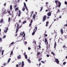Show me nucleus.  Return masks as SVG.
Returning a JSON list of instances; mask_svg holds the SVG:
<instances>
[{
  "instance_id": "obj_1",
  "label": "nucleus",
  "mask_w": 67,
  "mask_h": 67,
  "mask_svg": "<svg viewBox=\"0 0 67 67\" xmlns=\"http://www.w3.org/2000/svg\"><path fill=\"white\" fill-rule=\"evenodd\" d=\"M22 26V25H21L19 27V24H17V25L16 26V33H17L18 32V30H19V29L21 28V27Z\"/></svg>"
},
{
  "instance_id": "obj_2",
  "label": "nucleus",
  "mask_w": 67,
  "mask_h": 67,
  "mask_svg": "<svg viewBox=\"0 0 67 67\" xmlns=\"http://www.w3.org/2000/svg\"><path fill=\"white\" fill-rule=\"evenodd\" d=\"M2 11H3L2 15H4V14L7 13V12H6V9H5L4 8H3L2 9Z\"/></svg>"
},
{
  "instance_id": "obj_3",
  "label": "nucleus",
  "mask_w": 67,
  "mask_h": 67,
  "mask_svg": "<svg viewBox=\"0 0 67 67\" xmlns=\"http://www.w3.org/2000/svg\"><path fill=\"white\" fill-rule=\"evenodd\" d=\"M37 29V26H36L35 27V29L34 30V31L32 34V35H34L35 34V32H36Z\"/></svg>"
},
{
  "instance_id": "obj_4",
  "label": "nucleus",
  "mask_w": 67,
  "mask_h": 67,
  "mask_svg": "<svg viewBox=\"0 0 67 67\" xmlns=\"http://www.w3.org/2000/svg\"><path fill=\"white\" fill-rule=\"evenodd\" d=\"M46 15H44L43 17V21L44 22V21H45L46 20Z\"/></svg>"
},
{
  "instance_id": "obj_5",
  "label": "nucleus",
  "mask_w": 67,
  "mask_h": 67,
  "mask_svg": "<svg viewBox=\"0 0 67 67\" xmlns=\"http://www.w3.org/2000/svg\"><path fill=\"white\" fill-rule=\"evenodd\" d=\"M55 62L57 63V64H59V61L58 60V59H55Z\"/></svg>"
},
{
  "instance_id": "obj_6",
  "label": "nucleus",
  "mask_w": 67,
  "mask_h": 67,
  "mask_svg": "<svg viewBox=\"0 0 67 67\" xmlns=\"http://www.w3.org/2000/svg\"><path fill=\"white\" fill-rule=\"evenodd\" d=\"M52 14V13L51 12H49L48 13H47V15L48 16H50L51 15V14Z\"/></svg>"
},
{
  "instance_id": "obj_7",
  "label": "nucleus",
  "mask_w": 67,
  "mask_h": 67,
  "mask_svg": "<svg viewBox=\"0 0 67 67\" xmlns=\"http://www.w3.org/2000/svg\"><path fill=\"white\" fill-rule=\"evenodd\" d=\"M19 13L18 14V16H20V15H21V11L20 10H19Z\"/></svg>"
},
{
  "instance_id": "obj_8",
  "label": "nucleus",
  "mask_w": 67,
  "mask_h": 67,
  "mask_svg": "<svg viewBox=\"0 0 67 67\" xmlns=\"http://www.w3.org/2000/svg\"><path fill=\"white\" fill-rule=\"evenodd\" d=\"M4 22H3V19H2L1 20H0V23H2Z\"/></svg>"
},
{
  "instance_id": "obj_9",
  "label": "nucleus",
  "mask_w": 67,
  "mask_h": 67,
  "mask_svg": "<svg viewBox=\"0 0 67 67\" xmlns=\"http://www.w3.org/2000/svg\"><path fill=\"white\" fill-rule=\"evenodd\" d=\"M24 66V62L22 61L21 64V66L22 67H23Z\"/></svg>"
},
{
  "instance_id": "obj_10",
  "label": "nucleus",
  "mask_w": 67,
  "mask_h": 67,
  "mask_svg": "<svg viewBox=\"0 0 67 67\" xmlns=\"http://www.w3.org/2000/svg\"><path fill=\"white\" fill-rule=\"evenodd\" d=\"M13 44H14V42H12L11 43L10 45H9V47H11V46H12L13 45Z\"/></svg>"
},
{
  "instance_id": "obj_11",
  "label": "nucleus",
  "mask_w": 67,
  "mask_h": 67,
  "mask_svg": "<svg viewBox=\"0 0 67 67\" xmlns=\"http://www.w3.org/2000/svg\"><path fill=\"white\" fill-rule=\"evenodd\" d=\"M57 45V44H56V42H55V43H54V48L55 49L56 48V46Z\"/></svg>"
},
{
  "instance_id": "obj_12",
  "label": "nucleus",
  "mask_w": 67,
  "mask_h": 67,
  "mask_svg": "<svg viewBox=\"0 0 67 67\" xmlns=\"http://www.w3.org/2000/svg\"><path fill=\"white\" fill-rule=\"evenodd\" d=\"M54 2L55 3L56 5H57V3H58V0H54Z\"/></svg>"
},
{
  "instance_id": "obj_13",
  "label": "nucleus",
  "mask_w": 67,
  "mask_h": 67,
  "mask_svg": "<svg viewBox=\"0 0 67 67\" xmlns=\"http://www.w3.org/2000/svg\"><path fill=\"white\" fill-rule=\"evenodd\" d=\"M24 34V32H21L20 33V35H23V34Z\"/></svg>"
},
{
  "instance_id": "obj_14",
  "label": "nucleus",
  "mask_w": 67,
  "mask_h": 67,
  "mask_svg": "<svg viewBox=\"0 0 67 67\" xmlns=\"http://www.w3.org/2000/svg\"><path fill=\"white\" fill-rule=\"evenodd\" d=\"M58 3L59 4V5H58V7H60V5H61V3L60 2H58Z\"/></svg>"
},
{
  "instance_id": "obj_15",
  "label": "nucleus",
  "mask_w": 67,
  "mask_h": 67,
  "mask_svg": "<svg viewBox=\"0 0 67 67\" xmlns=\"http://www.w3.org/2000/svg\"><path fill=\"white\" fill-rule=\"evenodd\" d=\"M33 19L34 20V21H35V15L34 14L33 15Z\"/></svg>"
},
{
  "instance_id": "obj_16",
  "label": "nucleus",
  "mask_w": 67,
  "mask_h": 67,
  "mask_svg": "<svg viewBox=\"0 0 67 67\" xmlns=\"http://www.w3.org/2000/svg\"><path fill=\"white\" fill-rule=\"evenodd\" d=\"M61 33L62 34H63V28H62L60 30Z\"/></svg>"
},
{
  "instance_id": "obj_17",
  "label": "nucleus",
  "mask_w": 67,
  "mask_h": 67,
  "mask_svg": "<svg viewBox=\"0 0 67 67\" xmlns=\"http://www.w3.org/2000/svg\"><path fill=\"white\" fill-rule=\"evenodd\" d=\"M21 55H19L18 57V59H20V58H21Z\"/></svg>"
},
{
  "instance_id": "obj_18",
  "label": "nucleus",
  "mask_w": 67,
  "mask_h": 67,
  "mask_svg": "<svg viewBox=\"0 0 67 67\" xmlns=\"http://www.w3.org/2000/svg\"><path fill=\"white\" fill-rule=\"evenodd\" d=\"M62 41V40L59 39L58 40V43H62V41Z\"/></svg>"
},
{
  "instance_id": "obj_19",
  "label": "nucleus",
  "mask_w": 67,
  "mask_h": 67,
  "mask_svg": "<svg viewBox=\"0 0 67 67\" xmlns=\"http://www.w3.org/2000/svg\"><path fill=\"white\" fill-rule=\"evenodd\" d=\"M44 41H45V43H46V42H47V39H46V38H45L44 39Z\"/></svg>"
},
{
  "instance_id": "obj_20",
  "label": "nucleus",
  "mask_w": 67,
  "mask_h": 67,
  "mask_svg": "<svg viewBox=\"0 0 67 67\" xmlns=\"http://www.w3.org/2000/svg\"><path fill=\"white\" fill-rule=\"evenodd\" d=\"M65 11V9H62V10H61V12H63V13H64V11Z\"/></svg>"
},
{
  "instance_id": "obj_21",
  "label": "nucleus",
  "mask_w": 67,
  "mask_h": 67,
  "mask_svg": "<svg viewBox=\"0 0 67 67\" xmlns=\"http://www.w3.org/2000/svg\"><path fill=\"white\" fill-rule=\"evenodd\" d=\"M11 60V58H9L8 59V63H9L10 62V61Z\"/></svg>"
},
{
  "instance_id": "obj_22",
  "label": "nucleus",
  "mask_w": 67,
  "mask_h": 67,
  "mask_svg": "<svg viewBox=\"0 0 67 67\" xmlns=\"http://www.w3.org/2000/svg\"><path fill=\"white\" fill-rule=\"evenodd\" d=\"M10 9L11 10H12V5L10 6Z\"/></svg>"
},
{
  "instance_id": "obj_23",
  "label": "nucleus",
  "mask_w": 67,
  "mask_h": 67,
  "mask_svg": "<svg viewBox=\"0 0 67 67\" xmlns=\"http://www.w3.org/2000/svg\"><path fill=\"white\" fill-rule=\"evenodd\" d=\"M24 7H25V8L26 7V4L25 2L24 3Z\"/></svg>"
},
{
  "instance_id": "obj_24",
  "label": "nucleus",
  "mask_w": 67,
  "mask_h": 67,
  "mask_svg": "<svg viewBox=\"0 0 67 67\" xmlns=\"http://www.w3.org/2000/svg\"><path fill=\"white\" fill-rule=\"evenodd\" d=\"M11 21V18L9 17L8 18V22H10Z\"/></svg>"
},
{
  "instance_id": "obj_25",
  "label": "nucleus",
  "mask_w": 67,
  "mask_h": 67,
  "mask_svg": "<svg viewBox=\"0 0 67 67\" xmlns=\"http://www.w3.org/2000/svg\"><path fill=\"white\" fill-rule=\"evenodd\" d=\"M25 59H27V55H26L25 56Z\"/></svg>"
},
{
  "instance_id": "obj_26",
  "label": "nucleus",
  "mask_w": 67,
  "mask_h": 67,
  "mask_svg": "<svg viewBox=\"0 0 67 67\" xmlns=\"http://www.w3.org/2000/svg\"><path fill=\"white\" fill-rule=\"evenodd\" d=\"M43 7H41V9L40 10V12L42 11V10L43 9Z\"/></svg>"
},
{
  "instance_id": "obj_27",
  "label": "nucleus",
  "mask_w": 67,
  "mask_h": 67,
  "mask_svg": "<svg viewBox=\"0 0 67 67\" xmlns=\"http://www.w3.org/2000/svg\"><path fill=\"white\" fill-rule=\"evenodd\" d=\"M36 41H34V42H33V43H34L35 45H36Z\"/></svg>"
},
{
  "instance_id": "obj_28",
  "label": "nucleus",
  "mask_w": 67,
  "mask_h": 67,
  "mask_svg": "<svg viewBox=\"0 0 67 67\" xmlns=\"http://www.w3.org/2000/svg\"><path fill=\"white\" fill-rule=\"evenodd\" d=\"M8 13H9L10 15H11V12H10V11H8Z\"/></svg>"
},
{
  "instance_id": "obj_29",
  "label": "nucleus",
  "mask_w": 67,
  "mask_h": 67,
  "mask_svg": "<svg viewBox=\"0 0 67 67\" xmlns=\"http://www.w3.org/2000/svg\"><path fill=\"white\" fill-rule=\"evenodd\" d=\"M51 54H52V55H53L54 56H55V54L54 53V52H51Z\"/></svg>"
},
{
  "instance_id": "obj_30",
  "label": "nucleus",
  "mask_w": 67,
  "mask_h": 67,
  "mask_svg": "<svg viewBox=\"0 0 67 67\" xmlns=\"http://www.w3.org/2000/svg\"><path fill=\"white\" fill-rule=\"evenodd\" d=\"M19 67H20V65H21V62H19Z\"/></svg>"
},
{
  "instance_id": "obj_31",
  "label": "nucleus",
  "mask_w": 67,
  "mask_h": 67,
  "mask_svg": "<svg viewBox=\"0 0 67 67\" xmlns=\"http://www.w3.org/2000/svg\"><path fill=\"white\" fill-rule=\"evenodd\" d=\"M12 54H13V50L10 53V55H12Z\"/></svg>"
},
{
  "instance_id": "obj_32",
  "label": "nucleus",
  "mask_w": 67,
  "mask_h": 67,
  "mask_svg": "<svg viewBox=\"0 0 67 67\" xmlns=\"http://www.w3.org/2000/svg\"><path fill=\"white\" fill-rule=\"evenodd\" d=\"M66 46L65 45L63 46V48H66Z\"/></svg>"
},
{
  "instance_id": "obj_33",
  "label": "nucleus",
  "mask_w": 67,
  "mask_h": 67,
  "mask_svg": "<svg viewBox=\"0 0 67 67\" xmlns=\"http://www.w3.org/2000/svg\"><path fill=\"white\" fill-rule=\"evenodd\" d=\"M5 29L7 31H8V27H6L5 28Z\"/></svg>"
},
{
  "instance_id": "obj_34",
  "label": "nucleus",
  "mask_w": 67,
  "mask_h": 67,
  "mask_svg": "<svg viewBox=\"0 0 67 67\" xmlns=\"http://www.w3.org/2000/svg\"><path fill=\"white\" fill-rule=\"evenodd\" d=\"M60 12V10L59 9H58V11L57 12V13H59V12Z\"/></svg>"
},
{
  "instance_id": "obj_35",
  "label": "nucleus",
  "mask_w": 67,
  "mask_h": 67,
  "mask_svg": "<svg viewBox=\"0 0 67 67\" xmlns=\"http://www.w3.org/2000/svg\"><path fill=\"white\" fill-rule=\"evenodd\" d=\"M66 64V62H64L63 63V65H65V64Z\"/></svg>"
},
{
  "instance_id": "obj_36",
  "label": "nucleus",
  "mask_w": 67,
  "mask_h": 67,
  "mask_svg": "<svg viewBox=\"0 0 67 67\" xmlns=\"http://www.w3.org/2000/svg\"><path fill=\"white\" fill-rule=\"evenodd\" d=\"M25 23H26V21H24V22H23V24H24Z\"/></svg>"
},
{
  "instance_id": "obj_37",
  "label": "nucleus",
  "mask_w": 67,
  "mask_h": 67,
  "mask_svg": "<svg viewBox=\"0 0 67 67\" xmlns=\"http://www.w3.org/2000/svg\"><path fill=\"white\" fill-rule=\"evenodd\" d=\"M27 60L28 61V62L29 63H31V61L29 59H27Z\"/></svg>"
},
{
  "instance_id": "obj_38",
  "label": "nucleus",
  "mask_w": 67,
  "mask_h": 67,
  "mask_svg": "<svg viewBox=\"0 0 67 67\" xmlns=\"http://www.w3.org/2000/svg\"><path fill=\"white\" fill-rule=\"evenodd\" d=\"M22 10L23 11H25V8H23L22 9Z\"/></svg>"
},
{
  "instance_id": "obj_39",
  "label": "nucleus",
  "mask_w": 67,
  "mask_h": 67,
  "mask_svg": "<svg viewBox=\"0 0 67 67\" xmlns=\"http://www.w3.org/2000/svg\"><path fill=\"white\" fill-rule=\"evenodd\" d=\"M18 9H19L18 8V7H17L16 9H15V10L16 11L17 10H18Z\"/></svg>"
},
{
  "instance_id": "obj_40",
  "label": "nucleus",
  "mask_w": 67,
  "mask_h": 67,
  "mask_svg": "<svg viewBox=\"0 0 67 67\" xmlns=\"http://www.w3.org/2000/svg\"><path fill=\"white\" fill-rule=\"evenodd\" d=\"M40 54H41V53L40 52L37 53V54L38 55H40Z\"/></svg>"
},
{
  "instance_id": "obj_41",
  "label": "nucleus",
  "mask_w": 67,
  "mask_h": 67,
  "mask_svg": "<svg viewBox=\"0 0 67 67\" xmlns=\"http://www.w3.org/2000/svg\"><path fill=\"white\" fill-rule=\"evenodd\" d=\"M32 22H33V20L32 19L30 21V23L32 24Z\"/></svg>"
},
{
  "instance_id": "obj_42",
  "label": "nucleus",
  "mask_w": 67,
  "mask_h": 67,
  "mask_svg": "<svg viewBox=\"0 0 67 67\" xmlns=\"http://www.w3.org/2000/svg\"><path fill=\"white\" fill-rule=\"evenodd\" d=\"M42 60V58H40L38 60V61H39V62H40V60Z\"/></svg>"
},
{
  "instance_id": "obj_43",
  "label": "nucleus",
  "mask_w": 67,
  "mask_h": 67,
  "mask_svg": "<svg viewBox=\"0 0 67 67\" xmlns=\"http://www.w3.org/2000/svg\"><path fill=\"white\" fill-rule=\"evenodd\" d=\"M33 11H32L31 12V14H33L34 13Z\"/></svg>"
},
{
  "instance_id": "obj_44",
  "label": "nucleus",
  "mask_w": 67,
  "mask_h": 67,
  "mask_svg": "<svg viewBox=\"0 0 67 67\" xmlns=\"http://www.w3.org/2000/svg\"><path fill=\"white\" fill-rule=\"evenodd\" d=\"M29 25L30 27H31V26L32 25V24L30 23V24H29Z\"/></svg>"
},
{
  "instance_id": "obj_45",
  "label": "nucleus",
  "mask_w": 67,
  "mask_h": 67,
  "mask_svg": "<svg viewBox=\"0 0 67 67\" xmlns=\"http://www.w3.org/2000/svg\"><path fill=\"white\" fill-rule=\"evenodd\" d=\"M1 41H2V38H0V42H1Z\"/></svg>"
},
{
  "instance_id": "obj_46",
  "label": "nucleus",
  "mask_w": 67,
  "mask_h": 67,
  "mask_svg": "<svg viewBox=\"0 0 67 67\" xmlns=\"http://www.w3.org/2000/svg\"><path fill=\"white\" fill-rule=\"evenodd\" d=\"M7 32H8L7 30H5L4 31V32H5V33H7Z\"/></svg>"
},
{
  "instance_id": "obj_47",
  "label": "nucleus",
  "mask_w": 67,
  "mask_h": 67,
  "mask_svg": "<svg viewBox=\"0 0 67 67\" xmlns=\"http://www.w3.org/2000/svg\"><path fill=\"white\" fill-rule=\"evenodd\" d=\"M38 47H39L40 49H41V46L40 45H39V46H38Z\"/></svg>"
},
{
  "instance_id": "obj_48",
  "label": "nucleus",
  "mask_w": 67,
  "mask_h": 67,
  "mask_svg": "<svg viewBox=\"0 0 67 67\" xmlns=\"http://www.w3.org/2000/svg\"><path fill=\"white\" fill-rule=\"evenodd\" d=\"M65 4H67V2L66 1L65 2H64Z\"/></svg>"
},
{
  "instance_id": "obj_49",
  "label": "nucleus",
  "mask_w": 67,
  "mask_h": 67,
  "mask_svg": "<svg viewBox=\"0 0 67 67\" xmlns=\"http://www.w3.org/2000/svg\"><path fill=\"white\" fill-rule=\"evenodd\" d=\"M27 11H28V9H27V7H25Z\"/></svg>"
},
{
  "instance_id": "obj_50",
  "label": "nucleus",
  "mask_w": 67,
  "mask_h": 67,
  "mask_svg": "<svg viewBox=\"0 0 67 67\" xmlns=\"http://www.w3.org/2000/svg\"><path fill=\"white\" fill-rule=\"evenodd\" d=\"M16 6H17V5L16 4L15 5L14 7L15 8H16Z\"/></svg>"
},
{
  "instance_id": "obj_51",
  "label": "nucleus",
  "mask_w": 67,
  "mask_h": 67,
  "mask_svg": "<svg viewBox=\"0 0 67 67\" xmlns=\"http://www.w3.org/2000/svg\"><path fill=\"white\" fill-rule=\"evenodd\" d=\"M48 11H49V12H50V10H51V8L48 9Z\"/></svg>"
},
{
  "instance_id": "obj_52",
  "label": "nucleus",
  "mask_w": 67,
  "mask_h": 67,
  "mask_svg": "<svg viewBox=\"0 0 67 67\" xmlns=\"http://www.w3.org/2000/svg\"><path fill=\"white\" fill-rule=\"evenodd\" d=\"M45 36H46V37H47V35L46 34H45L44 35Z\"/></svg>"
},
{
  "instance_id": "obj_53",
  "label": "nucleus",
  "mask_w": 67,
  "mask_h": 67,
  "mask_svg": "<svg viewBox=\"0 0 67 67\" xmlns=\"http://www.w3.org/2000/svg\"><path fill=\"white\" fill-rule=\"evenodd\" d=\"M16 67H19V65L17 64L16 65Z\"/></svg>"
},
{
  "instance_id": "obj_54",
  "label": "nucleus",
  "mask_w": 67,
  "mask_h": 67,
  "mask_svg": "<svg viewBox=\"0 0 67 67\" xmlns=\"http://www.w3.org/2000/svg\"><path fill=\"white\" fill-rule=\"evenodd\" d=\"M5 37H6V36L5 35H4L3 37V38H5Z\"/></svg>"
},
{
  "instance_id": "obj_55",
  "label": "nucleus",
  "mask_w": 67,
  "mask_h": 67,
  "mask_svg": "<svg viewBox=\"0 0 67 67\" xmlns=\"http://www.w3.org/2000/svg\"><path fill=\"white\" fill-rule=\"evenodd\" d=\"M25 34L24 33V35L23 36V37H25Z\"/></svg>"
},
{
  "instance_id": "obj_56",
  "label": "nucleus",
  "mask_w": 67,
  "mask_h": 67,
  "mask_svg": "<svg viewBox=\"0 0 67 67\" xmlns=\"http://www.w3.org/2000/svg\"><path fill=\"white\" fill-rule=\"evenodd\" d=\"M4 7H5V5H6V3L4 4Z\"/></svg>"
},
{
  "instance_id": "obj_57",
  "label": "nucleus",
  "mask_w": 67,
  "mask_h": 67,
  "mask_svg": "<svg viewBox=\"0 0 67 67\" xmlns=\"http://www.w3.org/2000/svg\"><path fill=\"white\" fill-rule=\"evenodd\" d=\"M41 62V63H43V64H44V61H42Z\"/></svg>"
},
{
  "instance_id": "obj_58",
  "label": "nucleus",
  "mask_w": 67,
  "mask_h": 67,
  "mask_svg": "<svg viewBox=\"0 0 67 67\" xmlns=\"http://www.w3.org/2000/svg\"><path fill=\"white\" fill-rule=\"evenodd\" d=\"M47 57H49V55H48V54H47Z\"/></svg>"
},
{
  "instance_id": "obj_59",
  "label": "nucleus",
  "mask_w": 67,
  "mask_h": 67,
  "mask_svg": "<svg viewBox=\"0 0 67 67\" xmlns=\"http://www.w3.org/2000/svg\"><path fill=\"white\" fill-rule=\"evenodd\" d=\"M14 16V15H13V14H12V17H13Z\"/></svg>"
},
{
  "instance_id": "obj_60",
  "label": "nucleus",
  "mask_w": 67,
  "mask_h": 67,
  "mask_svg": "<svg viewBox=\"0 0 67 67\" xmlns=\"http://www.w3.org/2000/svg\"><path fill=\"white\" fill-rule=\"evenodd\" d=\"M39 45L40 46L41 45V42H40L39 43Z\"/></svg>"
},
{
  "instance_id": "obj_61",
  "label": "nucleus",
  "mask_w": 67,
  "mask_h": 67,
  "mask_svg": "<svg viewBox=\"0 0 67 67\" xmlns=\"http://www.w3.org/2000/svg\"><path fill=\"white\" fill-rule=\"evenodd\" d=\"M2 47H1L0 48V49L1 50V51L2 49Z\"/></svg>"
},
{
  "instance_id": "obj_62",
  "label": "nucleus",
  "mask_w": 67,
  "mask_h": 67,
  "mask_svg": "<svg viewBox=\"0 0 67 67\" xmlns=\"http://www.w3.org/2000/svg\"><path fill=\"white\" fill-rule=\"evenodd\" d=\"M26 55V53L25 52V53L24 54V56H25V55Z\"/></svg>"
},
{
  "instance_id": "obj_63",
  "label": "nucleus",
  "mask_w": 67,
  "mask_h": 67,
  "mask_svg": "<svg viewBox=\"0 0 67 67\" xmlns=\"http://www.w3.org/2000/svg\"><path fill=\"white\" fill-rule=\"evenodd\" d=\"M30 49H31V48L30 47H28V49L29 50H30Z\"/></svg>"
},
{
  "instance_id": "obj_64",
  "label": "nucleus",
  "mask_w": 67,
  "mask_h": 67,
  "mask_svg": "<svg viewBox=\"0 0 67 67\" xmlns=\"http://www.w3.org/2000/svg\"><path fill=\"white\" fill-rule=\"evenodd\" d=\"M65 38H67V36H66L65 37Z\"/></svg>"
}]
</instances>
